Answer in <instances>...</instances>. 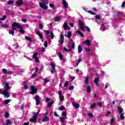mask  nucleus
<instances>
[{"label":"nucleus","mask_w":125,"mask_h":125,"mask_svg":"<svg viewBox=\"0 0 125 125\" xmlns=\"http://www.w3.org/2000/svg\"><path fill=\"white\" fill-rule=\"evenodd\" d=\"M12 28L13 30H17V29H21L19 30V31L21 34H25V33H26L25 31H24V27H23V26L20 25V23H18L17 22H14L12 23Z\"/></svg>","instance_id":"f257e3e1"},{"label":"nucleus","mask_w":125,"mask_h":125,"mask_svg":"<svg viewBox=\"0 0 125 125\" xmlns=\"http://www.w3.org/2000/svg\"><path fill=\"white\" fill-rule=\"evenodd\" d=\"M9 83H6L4 89H3L2 92H1V94L4 95L5 97L6 98L10 97V94H9V92H8V90L10 89V86H9Z\"/></svg>","instance_id":"f03ea898"},{"label":"nucleus","mask_w":125,"mask_h":125,"mask_svg":"<svg viewBox=\"0 0 125 125\" xmlns=\"http://www.w3.org/2000/svg\"><path fill=\"white\" fill-rule=\"evenodd\" d=\"M40 114V112L34 113V115L33 116L32 118L29 119V122L30 123H34V124L37 123V120H38V115Z\"/></svg>","instance_id":"7ed1b4c3"},{"label":"nucleus","mask_w":125,"mask_h":125,"mask_svg":"<svg viewBox=\"0 0 125 125\" xmlns=\"http://www.w3.org/2000/svg\"><path fill=\"white\" fill-rule=\"evenodd\" d=\"M78 24L79 25L80 30L84 32V31H85V29H84V23H83V21L81 20H79Z\"/></svg>","instance_id":"20e7f679"},{"label":"nucleus","mask_w":125,"mask_h":125,"mask_svg":"<svg viewBox=\"0 0 125 125\" xmlns=\"http://www.w3.org/2000/svg\"><path fill=\"white\" fill-rule=\"evenodd\" d=\"M31 91L30 92V94H32V95H35L36 92L38 91V89L36 88L34 85H31Z\"/></svg>","instance_id":"39448f33"},{"label":"nucleus","mask_w":125,"mask_h":125,"mask_svg":"<svg viewBox=\"0 0 125 125\" xmlns=\"http://www.w3.org/2000/svg\"><path fill=\"white\" fill-rule=\"evenodd\" d=\"M51 68H50V70H51V73L53 74L54 72H56V66L55 65V64L51 62Z\"/></svg>","instance_id":"423d86ee"},{"label":"nucleus","mask_w":125,"mask_h":125,"mask_svg":"<svg viewBox=\"0 0 125 125\" xmlns=\"http://www.w3.org/2000/svg\"><path fill=\"white\" fill-rule=\"evenodd\" d=\"M34 99L36 101V106H39L41 104V101H40V96L39 95H36L34 98Z\"/></svg>","instance_id":"0eeeda50"},{"label":"nucleus","mask_w":125,"mask_h":125,"mask_svg":"<svg viewBox=\"0 0 125 125\" xmlns=\"http://www.w3.org/2000/svg\"><path fill=\"white\" fill-rule=\"evenodd\" d=\"M35 32L37 34V35H38V36H39V37H40V38L41 40H42V39H43V36H42V33L40 32V30H39V29H36L35 30Z\"/></svg>","instance_id":"6e6552de"},{"label":"nucleus","mask_w":125,"mask_h":125,"mask_svg":"<svg viewBox=\"0 0 125 125\" xmlns=\"http://www.w3.org/2000/svg\"><path fill=\"white\" fill-rule=\"evenodd\" d=\"M23 0H18V1L16 2V6H20L21 5H22L23 3H24Z\"/></svg>","instance_id":"1a4fd4ad"},{"label":"nucleus","mask_w":125,"mask_h":125,"mask_svg":"<svg viewBox=\"0 0 125 125\" xmlns=\"http://www.w3.org/2000/svg\"><path fill=\"white\" fill-rule=\"evenodd\" d=\"M59 95L60 96V100L62 102L64 100V96L62 95V92L61 90L59 91Z\"/></svg>","instance_id":"9d476101"},{"label":"nucleus","mask_w":125,"mask_h":125,"mask_svg":"<svg viewBox=\"0 0 125 125\" xmlns=\"http://www.w3.org/2000/svg\"><path fill=\"white\" fill-rule=\"evenodd\" d=\"M60 44H63L64 43V35L61 34L60 40L59 41Z\"/></svg>","instance_id":"9b49d317"},{"label":"nucleus","mask_w":125,"mask_h":125,"mask_svg":"<svg viewBox=\"0 0 125 125\" xmlns=\"http://www.w3.org/2000/svg\"><path fill=\"white\" fill-rule=\"evenodd\" d=\"M115 15L116 16H117V17H120V16H123V15H124V13L120 11H116L115 12Z\"/></svg>","instance_id":"f8f14e48"},{"label":"nucleus","mask_w":125,"mask_h":125,"mask_svg":"<svg viewBox=\"0 0 125 125\" xmlns=\"http://www.w3.org/2000/svg\"><path fill=\"white\" fill-rule=\"evenodd\" d=\"M63 28L65 31H66V30H70V27H69L68 23L66 22L63 23Z\"/></svg>","instance_id":"ddd939ff"},{"label":"nucleus","mask_w":125,"mask_h":125,"mask_svg":"<svg viewBox=\"0 0 125 125\" xmlns=\"http://www.w3.org/2000/svg\"><path fill=\"white\" fill-rule=\"evenodd\" d=\"M39 5L41 7V8H42L43 9H45V10L47 9V6H46L45 4H43L42 3H40Z\"/></svg>","instance_id":"4468645a"},{"label":"nucleus","mask_w":125,"mask_h":125,"mask_svg":"<svg viewBox=\"0 0 125 125\" xmlns=\"http://www.w3.org/2000/svg\"><path fill=\"white\" fill-rule=\"evenodd\" d=\"M67 47L69 48V49H67V48L65 47H64L63 50L66 52H71V51H72V47H71L70 46H68Z\"/></svg>","instance_id":"2eb2a0df"},{"label":"nucleus","mask_w":125,"mask_h":125,"mask_svg":"<svg viewBox=\"0 0 125 125\" xmlns=\"http://www.w3.org/2000/svg\"><path fill=\"white\" fill-rule=\"evenodd\" d=\"M99 77H97L94 79V82L96 84V85H99Z\"/></svg>","instance_id":"dca6fc26"},{"label":"nucleus","mask_w":125,"mask_h":125,"mask_svg":"<svg viewBox=\"0 0 125 125\" xmlns=\"http://www.w3.org/2000/svg\"><path fill=\"white\" fill-rule=\"evenodd\" d=\"M62 2L63 5V7L64 8H68V4L67 2H66V0H62Z\"/></svg>","instance_id":"f3484780"},{"label":"nucleus","mask_w":125,"mask_h":125,"mask_svg":"<svg viewBox=\"0 0 125 125\" xmlns=\"http://www.w3.org/2000/svg\"><path fill=\"white\" fill-rule=\"evenodd\" d=\"M83 44H86L88 46H90V40H87L85 42H83Z\"/></svg>","instance_id":"a211bd4d"},{"label":"nucleus","mask_w":125,"mask_h":125,"mask_svg":"<svg viewBox=\"0 0 125 125\" xmlns=\"http://www.w3.org/2000/svg\"><path fill=\"white\" fill-rule=\"evenodd\" d=\"M49 121V116H45L43 118L42 121L43 122H48Z\"/></svg>","instance_id":"6ab92c4d"},{"label":"nucleus","mask_w":125,"mask_h":125,"mask_svg":"<svg viewBox=\"0 0 125 125\" xmlns=\"http://www.w3.org/2000/svg\"><path fill=\"white\" fill-rule=\"evenodd\" d=\"M73 106H74V108H76V109H78V108H80V104H77L76 103H72Z\"/></svg>","instance_id":"aec40b11"},{"label":"nucleus","mask_w":125,"mask_h":125,"mask_svg":"<svg viewBox=\"0 0 125 125\" xmlns=\"http://www.w3.org/2000/svg\"><path fill=\"white\" fill-rule=\"evenodd\" d=\"M76 33L79 34L82 37V38H84V35H83V33L80 30H78L76 31Z\"/></svg>","instance_id":"412c9836"},{"label":"nucleus","mask_w":125,"mask_h":125,"mask_svg":"<svg viewBox=\"0 0 125 125\" xmlns=\"http://www.w3.org/2000/svg\"><path fill=\"white\" fill-rule=\"evenodd\" d=\"M14 31H16V30H13V28H12V30H10L9 31V35H12V36H14Z\"/></svg>","instance_id":"4be33fe9"},{"label":"nucleus","mask_w":125,"mask_h":125,"mask_svg":"<svg viewBox=\"0 0 125 125\" xmlns=\"http://www.w3.org/2000/svg\"><path fill=\"white\" fill-rule=\"evenodd\" d=\"M64 36L65 37H67L68 39H70V38H71V37H72V33L71 32L69 31L68 33L67 36V34H65Z\"/></svg>","instance_id":"5701e85b"},{"label":"nucleus","mask_w":125,"mask_h":125,"mask_svg":"<svg viewBox=\"0 0 125 125\" xmlns=\"http://www.w3.org/2000/svg\"><path fill=\"white\" fill-rule=\"evenodd\" d=\"M11 124H12V123L11 122V121H10V119H7L6 121V125H11Z\"/></svg>","instance_id":"b1692460"},{"label":"nucleus","mask_w":125,"mask_h":125,"mask_svg":"<svg viewBox=\"0 0 125 125\" xmlns=\"http://www.w3.org/2000/svg\"><path fill=\"white\" fill-rule=\"evenodd\" d=\"M87 93H90L91 92V88L89 85L87 86Z\"/></svg>","instance_id":"393cba45"},{"label":"nucleus","mask_w":125,"mask_h":125,"mask_svg":"<svg viewBox=\"0 0 125 125\" xmlns=\"http://www.w3.org/2000/svg\"><path fill=\"white\" fill-rule=\"evenodd\" d=\"M25 39L26 41H29V42H32L33 41V39L31 37L28 36H25Z\"/></svg>","instance_id":"a878e982"},{"label":"nucleus","mask_w":125,"mask_h":125,"mask_svg":"<svg viewBox=\"0 0 125 125\" xmlns=\"http://www.w3.org/2000/svg\"><path fill=\"white\" fill-rule=\"evenodd\" d=\"M83 51V48H82V46L81 45L78 46V52L79 53H81Z\"/></svg>","instance_id":"bb28decb"},{"label":"nucleus","mask_w":125,"mask_h":125,"mask_svg":"<svg viewBox=\"0 0 125 125\" xmlns=\"http://www.w3.org/2000/svg\"><path fill=\"white\" fill-rule=\"evenodd\" d=\"M96 107V104L93 103L92 104H91L90 108V109H94V108H95Z\"/></svg>","instance_id":"cd10ccee"},{"label":"nucleus","mask_w":125,"mask_h":125,"mask_svg":"<svg viewBox=\"0 0 125 125\" xmlns=\"http://www.w3.org/2000/svg\"><path fill=\"white\" fill-rule=\"evenodd\" d=\"M43 4H47L48 3V0H41Z\"/></svg>","instance_id":"c85d7f7f"},{"label":"nucleus","mask_w":125,"mask_h":125,"mask_svg":"<svg viewBox=\"0 0 125 125\" xmlns=\"http://www.w3.org/2000/svg\"><path fill=\"white\" fill-rule=\"evenodd\" d=\"M37 57H38V53H34L32 56L33 59H35V58H36Z\"/></svg>","instance_id":"c756f323"},{"label":"nucleus","mask_w":125,"mask_h":125,"mask_svg":"<svg viewBox=\"0 0 125 125\" xmlns=\"http://www.w3.org/2000/svg\"><path fill=\"white\" fill-rule=\"evenodd\" d=\"M53 104V101H52V102L48 103L47 106L48 107V108H50V107H51V106H52Z\"/></svg>","instance_id":"7c9ffc66"},{"label":"nucleus","mask_w":125,"mask_h":125,"mask_svg":"<svg viewBox=\"0 0 125 125\" xmlns=\"http://www.w3.org/2000/svg\"><path fill=\"white\" fill-rule=\"evenodd\" d=\"M10 101H11V100H10V99L5 100L4 101V104H8V103H9V102Z\"/></svg>","instance_id":"2f4dec72"},{"label":"nucleus","mask_w":125,"mask_h":125,"mask_svg":"<svg viewBox=\"0 0 125 125\" xmlns=\"http://www.w3.org/2000/svg\"><path fill=\"white\" fill-rule=\"evenodd\" d=\"M88 82H89V77H87L85 78V84H87V83H88Z\"/></svg>","instance_id":"473e14b6"},{"label":"nucleus","mask_w":125,"mask_h":125,"mask_svg":"<svg viewBox=\"0 0 125 125\" xmlns=\"http://www.w3.org/2000/svg\"><path fill=\"white\" fill-rule=\"evenodd\" d=\"M2 72L3 73V74H6V75L7 74V69L5 68H3L2 69Z\"/></svg>","instance_id":"72a5a7b5"},{"label":"nucleus","mask_w":125,"mask_h":125,"mask_svg":"<svg viewBox=\"0 0 125 125\" xmlns=\"http://www.w3.org/2000/svg\"><path fill=\"white\" fill-rule=\"evenodd\" d=\"M1 26L3 27L4 28H8V27H9V25L7 24H1Z\"/></svg>","instance_id":"f704fd0d"},{"label":"nucleus","mask_w":125,"mask_h":125,"mask_svg":"<svg viewBox=\"0 0 125 125\" xmlns=\"http://www.w3.org/2000/svg\"><path fill=\"white\" fill-rule=\"evenodd\" d=\"M87 11V12H88V13H90L92 15H96V13L93 12L92 11H91L90 10H88Z\"/></svg>","instance_id":"c9c22d12"},{"label":"nucleus","mask_w":125,"mask_h":125,"mask_svg":"<svg viewBox=\"0 0 125 125\" xmlns=\"http://www.w3.org/2000/svg\"><path fill=\"white\" fill-rule=\"evenodd\" d=\"M5 19H6V15H4L2 18H0V21H3Z\"/></svg>","instance_id":"e433bc0d"},{"label":"nucleus","mask_w":125,"mask_h":125,"mask_svg":"<svg viewBox=\"0 0 125 125\" xmlns=\"http://www.w3.org/2000/svg\"><path fill=\"white\" fill-rule=\"evenodd\" d=\"M59 57L60 60H62L63 59V54H62V53H60L59 55Z\"/></svg>","instance_id":"4c0bfd02"},{"label":"nucleus","mask_w":125,"mask_h":125,"mask_svg":"<svg viewBox=\"0 0 125 125\" xmlns=\"http://www.w3.org/2000/svg\"><path fill=\"white\" fill-rule=\"evenodd\" d=\"M59 110L60 111H63V110H65V106H62L59 107Z\"/></svg>","instance_id":"58836bf2"},{"label":"nucleus","mask_w":125,"mask_h":125,"mask_svg":"<svg viewBox=\"0 0 125 125\" xmlns=\"http://www.w3.org/2000/svg\"><path fill=\"white\" fill-rule=\"evenodd\" d=\"M39 27L40 29H42L44 28V26H43L42 23H39Z\"/></svg>","instance_id":"ea45409f"},{"label":"nucleus","mask_w":125,"mask_h":125,"mask_svg":"<svg viewBox=\"0 0 125 125\" xmlns=\"http://www.w3.org/2000/svg\"><path fill=\"white\" fill-rule=\"evenodd\" d=\"M5 117L6 119H7V118H9V113L6 112L5 114Z\"/></svg>","instance_id":"a19ab883"},{"label":"nucleus","mask_w":125,"mask_h":125,"mask_svg":"<svg viewBox=\"0 0 125 125\" xmlns=\"http://www.w3.org/2000/svg\"><path fill=\"white\" fill-rule=\"evenodd\" d=\"M60 17H59V16H57V17H56V18H55V21H59L60 20Z\"/></svg>","instance_id":"79ce46f5"},{"label":"nucleus","mask_w":125,"mask_h":125,"mask_svg":"<svg viewBox=\"0 0 125 125\" xmlns=\"http://www.w3.org/2000/svg\"><path fill=\"white\" fill-rule=\"evenodd\" d=\"M48 45V43L47 42V41H45L44 43V46L45 47H47Z\"/></svg>","instance_id":"37998d69"},{"label":"nucleus","mask_w":125,"mask_h":125,"mask_svg":"<svg viewBox=\"0 0 125 125\" xmlns=\"http://www.w3.org/2000/svg\"><path fill=\"white\" fill-rule=\"evenodd\" d=\"M36 72H34L33 74H32V78H36V77H37V76H38V75L37 74H36Z\"/></svg>","instance_id":"c03bdc74"},{"label":"nucleus","mask_w":125,"mask_h":125,"mask_svg":"<svg viewBox=\"0 0 125 125\" xmlns=\"http://www.w3.org/2000/svg\"><path fill=\"white\" fill-rule=\"evenodd\" d=\"M120 118L121 119V120H125V116H124V113L121 114Z\"/></svg>","instance_id":"a18cd8bd"},{"label":"nucleus","mask_w":125,"mask_h":125,"mask_svg":"<svg viewBox=\"0 0 125 125\" xmlns=\"http://www.w3.org/2000/svg\"><path fill=\"white\" fill-rule=\"evenodd\" d=\"M24 89L26 90L27 89H29V87H28V85L27 84H24L23 86Z\"/></svg>","instance_id":"49530a36"},{"label":"nucleus","mask_w":125,"mask_h":125,"mask_svg":"<svg viewBox=\"0 0 125 125\" xmlns=\"http://www.w3.org/2000/svg\"><path fill=\"white\" fill-rule=\"evenodd\" d=\"M44 82L45 83H49V79H48L47 78H45Z\"/></svg>","instance_id":"de8ad7c7"},{"label":"nucleus","mask_w":125,"mask_h":125,"mask_svg":"<svg viewBox=\"0 0 125 125\" xmlns=\"http://www.w3.org/2000/svg\"><path fill=\"white\" fill-rule=\"evenodd\" d=\"M118 111H119V113H123V108L121 107H118Z\"/></svg>","instance_id":"09e8293b"},{"label":"nucleus","mask_w":125,"mask_h":125,"mask_svg":"<svg viewBox=\"0 0 125 125\" xmlns=\"http://www.w3.org/2000/svg\"><path fill=\"white\" fill-rule=\"evenodd\" d=\"M88 117H90L91 118H93L94 116H93V114L91 113H88Z\"/></svg>","instance_id":"8fccbe9b"},{"label":"nucleus","mask_w":125,"mask_h":125,"mask_svg":"<svg viewBox=\"0 0 125 125\" xmlns=\"http://www.w3.org/2000/svg\"><path fill=\"white\" fill-rule=\"evenodd\" d=\"M13 0H10L8 1V4H13Z\"/></svg>","instance_id":"3c124183"},{"label":"nucleus","mask_w":125,"mask_h":125,"mask_svg":"<svg viewBox=\"0 0 125 125\" xmlns=\"http://www.w3.org/2000/svg\"><path fill=\"white\" fill-rule=\"evenodd\" d=\"M97 105H98V106H99V107H102V103L101 102L97 103Z\"/></svg>","instance_id":"603ef678"},{"label":"nucleus","mask_w":125,"mask_h":125,"mask_svg":"<svg viewBox=\"0 0 125 125\" xmlns=\"http://www.w3.org/2000/svg\"><path fill=\"white\" fill-rule=\"evenodd\" d=\"M115 121V119L112 118L110 121V125H113V123H114V121Z\"/></svg>","instance_id":"864d4df0"},{"label":"nucleus","mask_w":125,"mask_h":125,"mask_svg":"<svg viewBox=\"0 0 125 125\" xmlns=\"http://www.w3.org/2000/svg\"><path fill=\"white\" fill-rule=\"evenodd\" d=\"M50 34H51V38L52 40L54 39V34H53V33L50 32Z\"/></svg>","instance_id":"5fc2aeb1"},{"label":"nucleus","mask_w":125,"mask_h":125,"mask_svg":"<svg viewBox=\"0 0 125 125\" xmlns=\"http://www.w3.org/2000/svg\"><path fill=\"white\" fill-rule=\"evenodd\" d=\"M60 121H61V123H62V124L65 123V120H64L62 117L60 118Z\"/></svg>","instance_id":"6e6d98bb"},{"label":"nucleus","mask_w":125,"mask_h":125,"mask_svg":"<svg viewBox=\"0 0 125 125\" xmlns=\"http://www.w3.org/2000/svg\"><path fill=\"white\" fill-rule=\"evenodd\" d=\"M69 85V82H65V83H64V86L65 87H66V86H68V85Z\"/></svg>","instance_id":"4d7b16f0"},{"label":"nucleus","mask_w":125,"mask_h":125,"mask_svg":"<svg viewBox=\"0 0 125 125\" xmlns=\"http://www.w3.org/2000/svg\"><path fill=\"white\" fill-rule=\"evenodd\" d=\"M13 74V71H7L6 75H12Z\"/></svg>","instance_id":"13d9d810"},{"label":"nucleus","mask_w":125,"mask_h":125,"mask_svg":"<svg viewBox=\"0 0 125 125\" xmlns=\"http://www.w3.org/2000/svg\"><path fill=\"white\" fill-rule=\"evenodd\" d=\"M67 114V112L66 111H63L62 113V115L63 116H66V114Z\"/></svg>","instance_id":"bf43d9fd"},{"label":"nucleus","mask_w":125,"mask_h":125,"mask_svg":"<svg viewBox=\"0 0 125 125\" xmlns=\"http://www.w3.org/2000/svg\"><path fill=\"white\" fill-rule=\"evenodd\" d=\"M69 90H72L74 89V85H72L68 88Z\"/></svg>","instance_id":"052dcab7"},{"label":"nucleus","mask_w":125,"mask_h":125,"mask_svg":"<svg viewBox=\"0 0 125 125\" xmlns=\"http://www.w3.org/2000/svg\"><path fill=\"white\" fill-rule=\"evenodd\" d=\"M54 115L55 117H59V115L57 114V113L56 112V111L54 112Z\"/></svg>","instance_id":"680f3d73"},{"label":"nucleus","mask_w":125,"mask_h":125,"mask_svg":"<svg viewBox=\"0 0 125 125\" xmlns=\"http://www.w3.org/2000/svg\"><path fill=\"white\" fill-rule=\"evenodd\" d=\"M75 48V42H72L71 48Z\"/></svg>","instance_id":"e2e57ef3"},{"label":"nucleus","mask_w":125,"mask_h":125,"mask_svg":"<svg viewBox=\"0 0 125 125\" xmlns=\"http://www.w3.org/2000/svg\"><path fill=\"white\" fill-rule=\"evenodd\" d=\"M85 50L87 52H89V51H90V48H85Z\"/></svg>","instance_id":"0e129e2a"},{"label":"nucleus","mask_w":125,"mask_h":125,"mask_svg":"<svg viewBox=\"0 0 125 125\" xmlns=\"http://www.w3.org/2000/svg\"><path fill=\"white\" fill-rule=\"evenodd\" d=\"M49 6H50V7L53 8L54 7V5H53V4H52V3H50Z\"/></svg>","instance_id":"69168bd1"},{"label":"nucleus","mask_w":125,"mask_h":125,"mask_svg":"<svg viewBox=\"0 0 125 125\" xmlns=\"http://www.w3.org/2000/svg\"><path fill=\"white\" fill-rule=\"evenodd\" d=\"M85 28L88 31V32H90V29L89 28V27H88V26H85Z\"/></svg>","instance_id":"338daca9"},{"label":"nucleus","mask_w":125,"mask_h":125,"mask_svg":"<svg viewBox=\"0 0 125 125\" xmlns=\"http://www.w3.org/2000/svg\"><path fill=\"white\" fill-rule=\"evenodd\" d=\"M30 123L29 122L24 123L22 125H29Z\"/></svg>","instance_id":"774afa93"}]
</instances>
